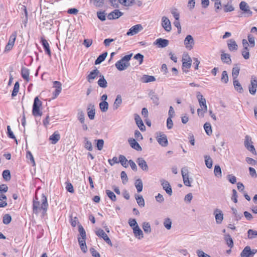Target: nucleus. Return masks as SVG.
Returning a JSON list of instances; mask_svg holds the SVG:
<instances>
[{"label":"nucleus","instance_id":"nucleus-1","mask_svg":"<svg viewBox=\"0 0 257 257\" xmlns=\"http://www.w3.org/2000/svg\"><path fill=\"white\" fill-rule=\"evenodd\" d=\"M49 204L46 195L42 194L40 200L36 196L33 198L32 210L34 214L38 215L41 213L42 217L47 215Z\"/></svg>","mask_w":257,"mask_h":257},{"label":"nucleus","instance_id":"nucleus-2","mask_svg":"<svg viewBox=\"0 0 257 257\" xmlns=\"http://www.w3.org/2000/svg\"><path fill=\"white\" fill-rule=\"evenodd\" d=\"M42 105V101L39 100L38 97H36L34 98L32 109V114L34 116H41L42 115V112L40 109Z\"/></svg>","mask_w":257,"mask_h":257},{"label":"nucleus","instance_id":"nucleus-3","mask_svg":"<svg viewBox=\"0 0 257 257\" xmlns=\"http://www.w3.org/2000/svg\"><path fill=\"white\" fill-rule=\"evenodd\" d=\"M253 142L250 136L246 135L245 137L244 146L246 149L252 153L253 155H256V152L252 145Z\"/></svg>","mask_w":257,"mask_h":257},{"label":"nucleus","instance_id":"nucleus-4","mask_svg":"<svg viewBox=\"0 0 257 257\" xmlns=\"http://www.w3.org/2000/svg\"><path fill=\"white\" fill-rule=\"evenodd\" d=\"M257 252V249H251L249 246H246L240 253L241 257H253Z\"/></svg>","mask_w":257,"mask_h":257},{"label":"nucleus","instance_id":"nucleus-5","mask_svg":"<svg viewBox=\"0 0 257 257\" xmlns=\"http://www.w3.org/2000/svg\"><path fill=\"white\" fill-rule=\"evenodd\" d=\"M239 8L243 12L244 17H249L252 16V12L250 10L248 4L244 1H242L239 4Z\"/></svg>","mask_w":257,"mask_h":257},{"label":"nucleus","instance_id":"nucleus-6","mask_svg":"<svg viewBox=\"0 0 257 257\" xmlns=\"http://www.w3.org/2000/svg\"><path fill=\"white\" fill-rule=\"evenodd\" d=\"M181 174L184 185L186 186L191 187V183L189 179V171L187 167H184L182 168Z\"/></svg>","mask_w":257,"mask_h":257},{"label":"nucleus","instance_id":"nucleus-7","mask_svg":"<svg viewBox=\"0 0 257 257\" xmlns=\"http://www.w3.org/2000/svg\"><path fill=\"white\" fill-rule=\"evenodd\" d=\"M257 88V77L252 76L250 80V84L248 86L249 93L251 95H254L256 91Z\"/></svg>","mask_w":257,"mask_h":257},{"label":"nucleus","instance_id":"nucleus-8","mask_svg":"<svg viewBox=\"0 0 257 257\" xmlns=\"http://www.w3.org/2000/svg\"><path fill=\"white\" fill-rule=\"evenodd\" d=\"M157 140L159 144L163 147H166L168 144L167 136L165 134H161V132L157 133Z\"/></svg>","mask_w":257,"mask_h":257},{"label":"nucleus","instance_id":"nucleus-9","mask_svg":"<svg viewBox=\"0 0 257 257\" xmlns=\"http://www.w3.org/2000/svg\"><path fill=\"white\" fill-rule=\"evenodd\" d=\"M143 29V27L141 24L136 25L132 27H131L127 32L126 33V35L127 36H133L138 33H139L140 31Z\"/></svg>","mask_w":257,"mask_h":257},{"label":"nucleus","instance_id":"nucleus-10","mask_svg":"<svg viewBox=\"0 0 257 257\" xmlns=\"http://www.w3.org/2000/svg\"><path fill=\"white\" fill-rule=\"evenodd\" d=\"M184 45L187 49L191 50L194 45V41L192 36L188 35L184 39Z\"/></svg>","mask_w":257,"mask_h":257},{"label":"nucleus","instance_id":"nucleus-11","mask_svg":"<svg viewBox=\"0 0 257 257\" xmlns=\"http://www.w3.org/2000/svg\"><path fill=\"white\" fill-rule=\"evenodd\" d=\"M149 97L156 106L159 105V97L154 90H150L148 94Z\"/></svg>","mask_w":257,"mask_h":257},{"label":"nucleus","instance_id":"nucleus-12","mask_svg":"<svg viewBox=\"0 0 257 257\" xmlns=\"http://www.w3.org/2000/svg\"><path fill=\"white\" fill-rule=\"evenodd\" d=\"M96 234L99 237H102L106 242L109 244L112 245L111 241L110 238L108 237L107 235L105 233V232L102 229H99L95 232Z\"/></svg>","mask_w":257,"mask_h":257},{"label":"nucleus","instance_id":"nucleus-13","mask_svg":"<svg viewBox=\"0 0 257 257\" xmlns=\"http://www.w3.org/2000/svg\"><path fill=\"white\" fill-rule=\"evenodd\" d=\"M130 65V64L128 62L122 61L121 60H119L117 61L115 64L116 68L119 71H123L126 69Z\"/></svg>","mask_w":257,"mask_h":257},{"label":"nucleus","instance_id":"nucleus-14","mask_svg":"<svg viewBox=\"0 0 257 257\" xmlns=\"http://www.w3.org/2000/svg\"><path fill=\"white\" fill-rule=\"evenodd\" d=\"M53 86L56 88L55 91L53 93V98H55L58 96L62 90V84L59 81H55L53 82Z\"/></svg>","mask_w":257,"mask_h":257},{"label":"nucleus","instance_id":"nucleus-15","mask_svg":"<svg viewBox=\"0 0 257 257\" xmlns=\"http://www.w3.org/2000/svg\"><path fill=\"white\" fill-rule=\"evenodd\" d=\"M162 26L167 32H170L171 30V22L169 19L166 17H163L162 18Z\"/></svg>","mask_w":257,"mask_h":257},{"label":"nucleus","instance_id":"nucleus-16","mask_svg":"<svg viewBox=\"0 0 257 257\" xmlns=\"http://www.w3.org/2000/svg\"><path fill=\"white\" fill-rule=\"evenodd\" d=\"M160 182L163 189L165 190L168 194L171 195L172 194V190L168 181L164 179H162L161 180Z\"/></svg>","mask_w":257,"mask_h":257},{"label":"nucleus","instance_id":"nucleus-17","mask_svg":"<svg viewBox=\"0 0 257 257\" xmlns=\"http://www.w3.org/2000/svg\"><path fill=\"white\" fill-rule=\"evenodd\" d=\"M214 214L217 224H221L223 219V214L222 211L218 209H215L214 211Z\"/></svg>","mask_w":257,"mask_h":257},{"label":"nucleus","instance_id":"nucleus-18","mask_svg":"<svg viewBox=\"0 0 257 257\" xmlns=\"http://www.w3.org/2000/svg\"><path fill=\"white\" fill-rule=\"evenodd\" d=\"M99 74H101L99 71L96 68H95V69L91 71L87 76V80L89 83H91L93 80L99 76Z\"/></svg>","mask_w":257,"mask_h":257},{"label":"nucleus","instance_id":"nucleus-19","mask_svg":"<svg viewBox=\"0 0 257 257\" xmlns=\"http://www.w3.org/2000/svg\"><path fill=\"white\" fill-rule=\"evenodd\" d=\"M41 43L44 49L45 53L47 54L49 57H51V52L48 41L44 37H42L41 39Z\"/></svg>","mask_w":257,"mask_h":257},{"label":"nucleus","instance_id":"nucleus-20","mask_svg":"<svg viewBox=\"0 0 257 257\" xmlns=\"http://www.w3.org/2000/svg\"><path fill=\"white\" fill-rule=\"evenodd\" d=\"M128 142L130 145V146L134 149L138 151H141L142 150V148L139 144L136 141V139L133 138H130L128 140Z\"/></svg>","mask_w":257,"mask_h":257},{"label":"nucleus","instance_id":"nucleus-21","mask_svg":"<svg viewBox=\"0 0 257 257\" xmlns=\"http://www.w3.org/2000/svg\"><path fill=\"white\" fill-rule=\"evenodd\" d=\"M87 111L89 118L91 120H93L95 114L94 105L92 104H89L87 106Z\"/></svg>","mask_w":257,"mask_h":257},{"label":"nucleus","instance_id":"nucleus-22","mask_svg":"<svg viewBox=\"0 0 257 257\" xmlns=\"http://www.w3.org/2000/svg\"><path fill=\"white\" fill-rule=\"evenodd\" d=\"M123 15V13L119 11L118 10H114L112 12L110 13L108 16L107 18L109 20H113L118 19Z\"/></svg>","mask_w":257,"mask_h":257},{"label":"nucleus","instance_id":"nucleus-23","mask_svg":"<svg viewBox=\"0 0 257 257\" xmlns=\"http://www.w3.org/2000/svg\"><path fill=\"white\" fill-rule=\"evenodd\" d=\"M135 120L140 130L141 131H145L146 130V127L139 114H135Z\"/></svg>","mask_w":257,"mask_h":257},{"label":"nucleus","instance_id":"nucleus-24","mask_svg":"<svg viewBox=\"0 0 257 257\" xmlns=\"http://www.w3.org/2000/svg\"><path fill=\"white\" fill-rule=\"evenodd\" d=\"M227 46L230 51H236L238 49V46L233 39H229L227 41Z\"/></svg>","mask_w":257,"mask_h":257},{"label":"nucleus","instance_id":"nucleus-25","mask_svg":"<svg viewBox=\"0 0 257 257\" xmlns=\"http://www.w3.org/2000/svg\"><path fill=\"white\" fill-rule=\"evenodd\" d=\"M137 163L139 167L143 170L148 171L149 168L146 161L143 158H138L137 160Z\"/></svg>","mask_w":257,"mask_h":257},{"label":"nucleus","instance_id":"nucleus-26","mask_svg":"<svg viewBox=\"0 0 257 257\" xmlns=\"http://www.w3.org/2000/svg\"><path fill=\"white\" fill-rule=\"evenodd\" d=\"M192 60L190 57H188L187 59L183 58L182 59V69L183 71L186 73L188 72V70H185L184 68L189 69L191 66Z\"/></svg>","mask_w":257,"mask_h":257},{"label":"nucleus","instance_id":"nucleus-27","mask_svg":"<svg viewBox=\"0 0 257 257\" xmlns=\"http://www.w3.org/2000/svg\"><path fill=\"white\" fill-rule=\"evenodd\" d=\"M155 44L160 48H164L168 45L169 41L167 39L159 38L156 40Z\"/></svg>","mask_w":257,"mask_h":257},{"label":"nucleus","instance_id":"nucleus-28","mask_svg":"<svg viewBox=\"0 0 257 257\" xmlns=\"http://www.w3.org/2000/svg\"><path fill=\"white\" fill-rule=\"evenodd\" d=\"M60 139V135L58 131H55L49 138L52 144H56Z\"/></svg>","mask_w":257,"mask_h":257},{"label":"nucleus","instance_id":"nucleus-29","mask_svg":"<svg viewBox=\"0 0 257 257\" xmlns=\"http://www.w3.org/2000/svg\"><path fill=\"white\" fill-rule=\"evenodd\" d=\"M99 79L97 81V84L101 88H105L107 86V82L102 74H99Z\"/></svg>","mask_w":257,"mask_h":257},{"label":"nucleus","instance_id":"nucleus-30","mask_svg":"<svg viewBox=\"0 0 257 257\" xmlns=\"http://www.w3.org/2000/svg\"><path fill=\"white\" fill-rule=\"evenodd\" d=\"M29 74H30V71L28 68H27L25 67H23L22 68V69H21L22 77L27 82H29L30 80Z\"/></svg>","mask_w":257,"mask_h":257},{"label":"nucleus","instance_id":"nucleus-31","mask_svg":"<svg viewBox=\"0 0 257 257\" xmlns=\"http://www.w3.org/2000/svg\"><path fill=\"white\" fill-rule=\"evenodd\" d=\"M133 232L135 237L139 239H141L144 237L143 232L139 226H137L133 228Z\"/></svg>","mask_w":257,"mask_h":257},{"label":"nucleus","instance_id":"nucleus-32","mask_svg":"<svg viewBox=\"0 0 257 257\" xmlns=\"http://www.w3.org/2000/svg\"><path fill=\"white\" fill-rule=\"evenodd\" d=\"M233 84L235 89L239 93H242L243 92V88L237 79L233 80Z\"/></svg>","mask_w":257,"mask_h":257},{"label":"nucleus","instance_id":"nucleus-33","mask_svg":"<svg viewBox=\"0 0 257 257\" xmlns=\"http://www.w3.org/2000/svg\"><path fill=\"white\" fill-rule=\"evenodd\" d=\"M221 60L222 62L226 63L227 64H230L231 63V60L229 54L227 53H222L221 54Z\"/></svg>","mask_w":257,"mask_h":257},{"label":"nucleus","instance_id":"nucleus-34","mask_svg":"<svg viewBox=\"0 0 257 257\" xmlns=\"http://www.w3.org/2000/svg\"><path fill=\"white\" fill-rule=\"evenodd\" d=\"M240 71V67L237 64H235L232 68V76L233 79H237Z\"/></svg>","mask_w":257,"mask_h":257},{"label":"nucleus","instance_id":"nucleus-35","mask_svg":"<svg viewBox=\"0 0 257 257\" xmlns=\"http://www.w3.org/2000/svg\"><path fill=\"white\" fill-rule=\"evenodd\" d=\"M78 240L81 250L84 253L86 252L87 251V247L86 244L85 239H82L79 237Z\"/></svg>","mask_w":257,"mask_h":257},{"label":"nucleus","instance_id":"nucleus-36","mask_svg":"<svg viewBox=\"0 0 257 257\" xmlns=\"http://www.w3.org/2000/svg\"><path fill=\"white\" fill-rule=\"evenodd\" d=\"M231 209L234 215L235 220L237 221L242 218L243 216L241 213L238 212L237 209L234 207H231Z\"/></svg>","mask_w":257,"mask_h":257},{"label":"nucleus","instance_id":"nucleus-37","mask_svg":"<svg viewBox=\"0 0 257 257\" xmlns=\"http://www.w3.org/2000/svg\"><path fill=\"white\" fill-rule=\"evenodd\" d=\"M119 163H120L121 165L124 168H127L128 166V161L123 155H120L119 156Z\"/></svg>","mask_w":257,"mask_h":257},{"label":"nucleus","instance_id":"nucleus-38","mask_svg":"<svg viewBox=\"0 0 257 257\" xmlns=\"http://www.w3.org/2000/svg\"><path fill=\"white\" fill-rule=\"evenodd\" d=\"M107 56V53L106 52L103 53L101 55H100L95 61V64L98 65L100 64L105 59L106 57Z\"/></svg>","mask_w":257,"mask_h":257},{"label":"nucleus","instance_id":"nucleus-39","mask_svg":"<svg viewBox=\"0 0 257 257\" xmlns=\"http://www.w3.org/2000/svg\"><path fill=\"white\" fill-rule=\"evenodd\" d=\"M142 80L144 83H148L155 81L156 80V78L153 76L144 75L142 77Z\"/></svg>","mask_w":257,"mask_h":257},{"label":"nucleus","instance_id":"nucleus-40","mask_svg":"<svg viewBox=\"0 0 257 257\" xmlns=\"http://www.w3.org/2000/svg\"><path fill=\"white\" fill-rule=\"evenodd\" d=\"M196 97L198 100L200 106L202 107L203 106L205 105L206 103V99L203 98V95L201 94L200 92H198L197 93Z\"/></svg>","mask_w":257,"mask_h":257},{"label":"nucleus","instance_id":"nucleus-41","mask_svg":"<svg viewBox=\"0 0 257 257\" xmlns=\"http://www.w3.org/2000/svg\"><path fill=\"white\" fill-rule=\"evenodd\" d=\"M214 175L218 178H220L222 177V171L220 167L218 165H216L214 166Z\"/></svg>","mask_w":257,"mask_h":257},{"label":"nucleus","instance_id":"nucleus-42","mask_svg":"<svg viewBox=\"0 0 257 257\" xmlns=\"http://www.w3.org/2000/svg\"><path fill=\"white\" fill-rule=\"evenodd\" d=\"M122 103V99L120 95H117L113 104V109H117Z\"/></svg>","mask_w":257,"mask_h":257},{"label":"nucleus","instance_id":"nucleus-43","mask_svg":"<svg viewBox=\"0 0 257 257\" xmlns=\"http://www.w3.org/2000/svg\"><path fill=\"white\" fill-rule=\"evenodd\" d=\"M224 240H225L226 244L230 248L233 246V241L229 234H226L224 236Z\"/></svg>","mask_w":257,"mask_h":257},{"label":"nucleus","instance_id":"nucleus-44","mask_svg":"<svg viewBox=\"0 0 257 257\" xmlns=\"http://www.w3.org/2000/svg\"><path fill=\"white\" fill-rule=\"evenodd\" d=\"M99 108L101 111L103 112L107 111L108 108V103L107 101H101L99 103Z\"/></svg>","mask_w":257,"mask_h":257},{"label":"nucleus","instance_id":"nucleus-45","mask_svg":"<svg viewBox=\"0 0 257 257\" xmlns=\"http://www.w3.org/2000/svg\"><path fill=\"white\" fill-rule=\"evenodd\" d=\"M204 158H205V163L206 167L209 169L211 168L212 167V164H213V161H212V159L210 158V157L209 156H207V155H205L204 156Z\"/></svg>","mask_w":257,"mask_h":257},{"label":"nucleus","instance_id":"nucleus-46","mask_svg":"<svg viewBox=\"0 0 257 257\" xmlns=\"http://www.w3.org/2000/svg\"><path fill=\"white\" fill-rule=\"evenodd\" d=\"M135 187L137 188L138 192H141L143 190V184L142 181L141 179H138L136 181Z\"/></svg>","mask_w":257,"mask_h":257},{"label":"nucleus","instance_id":"nucleus-47","mask_svg":"<svg viewBox=\"0 0 257 257\" xmlns=\"http://www.w3.org/2000/svg\"><path fill=\"white\" fill-rule=\"evenodd\" d=\"M135 198L139 206L141 207H143L145 206V200L142 196L136 195Z\"/></svg>","mask_w":257,"mask_h":257},{"label":"nucleus","instance_id":"nucleus-48","mask_svg":"<svg viewBox=\"0 0 257 257\" xmlns=\"http://www.w3.org/2000/svg\"><path fill=\"white\" fill-rule=\"evenodd\" d=\"M204 128L207 135L210 136L212 134V127L210 123H205V124H204Z\"/></svg>","mask_w":257,"mask_h":257},{"label":"nucleus","instance_id":"nucleus-49","mask_svg":"<svg viewBox=\"0 0 257 257\" xmlns=\"http://www.w3.org/2000/svg\"><path fill=\"white\" fill-rule=\"evenodd\" d=\"M221 82L226 84L228 82V75L226 71H223L221 77Z\"/></svg>","mask_w":257,"mask_h":257},{"label":"nucleus","instance_id":"nucleus-50","mask_svg":"<svg viewBox=\"0 0 257 257\" xmlns=\"http://www.w3.org/2000/svg\"><path fill=\"white\" fill-rule=\"evenodd\" d=\"M143 229L145 233H150L151 232V227L150 224L147 222H144L143 223Z\"/></svg>","mask_w":257,"mask_h":257},{"label":"nucleus","instance_id":"nucleus-51","mask_svg":"<svg viewBox=\"0 0 257 257\" xmlns=\"http://www.w3.org/2000/svg\"><path fill=\"white\" fill-rule=\"evenodd\" d=\"M12 221V217L9 214H6L3 216V222L5 224H9Z\"/></svg>","mask_w":257,"mask_h":257},{"label":"nucleus","instance_id":"nucleus-52","mask_svg":"<svg viewBox=\"0 0 257 257\" xmlns=\"http://www.w3.org/2000/svg\"><path fill=\"white\" fill-rule=\"evenodd\" d=\"M19 87H20V84H19V82H16L15 83L13 90L12 93V96L13 97L16 96L17 95V94L19 92Z\"/></svg>","mask_w":257,"mask_h":257},{"label":"nucleus","instance_id":"nucleus-53","mask_svg":"<svg viewBox=\"0 0 257 257\" xmlns=\"http://www.w3.org/2000/svg\"><path fill=\"white\" fill-rule=\"evenodd\" d=\"M106 193L107 196L110 198V199L112 201H115L116 200V197L114 193L109 190H106Z\"/></svg>","mask_w":257,"mask_h":257},{"label":"nucleus","instance_id":"nucleus-54","mask_svg":"<svg viewBox=\"0 0 257 257\" xmlns=\"http://www.w3.org/2000/svg\"><path fill=\"white\" fill-rule=\"evenodd\" d=\"M3 178L6 181H9L11 179V173L9 170H5L3 172L2 174Z\"/></svg>","mask_w":257,"mask_h":257},{"label":"nucleus","instance_id":"nucleus-55","mask_svg":"<svg viewBox=\"0 0 257 257\" xmlns=\"http://www.w3.org/2000/svg\"><path fill=\"white\" fill-rule=\"evenodd\" d=\"M96 142V147L99 151L102 150L104 145V141L102 139L95 140Z\"/></svg>","mask_w":257,"mask_h":257},{"label":"nucleus","instance_id":"nucleus-56","mask_svg":"<svg viewBox=\"0 0 257 257\" xmlns=\"http://www.w3.org/2000/svg\"><path fill=\"white\" fill-rule=\"evenodd\" d=\"M84 140L85 142V145H84L85 148L87 150H88L90 151H92L93 149V148H92L91 142L90 141H88L86 137L84 138Z\"/></svg>","mask_w":257,"mask_h":257},{"label":"nucleus","instance_id":"nucleus-57","mask_svg":"<svg viewBox=\"0 0 257 257\" xmlns=\"http://www.w3.org/2000/svg\"><path fill=\"white\" fill-rule=\"evenodd\" d=\"M77 117L81 123H83L85 120L84 113L82 110H79L77 113Z\"/></svg>","mask_w":257,"mask_h":257},{"label":"nucleus","instance_id":"nucleus-58","mask_svg":"<svg viewBox=\"0 0 257 257\" xmlns=\"http://www.w3.org/2000/svg\"><path fill=\"white\" fill-rule=\"evenodd\" d=\"M78 231L82 238L81 239H86V232L85 231L81 225L78 226Z\"/></svg>","mask_w":257,"mask_h":257},{"label":"nucleus","instance_id":"nucleus-59","mask_svg":"<svg viewBox=\"0 0 257 257\" xmlns=\"http://www.w3.org/2000/svg\"><path fill=\"white\" fill-rule=\"evenodd\" d=\"M164 225L167 229H170L172 227L171 220L169 218H166L164 221Z\"/></svg>","mask_w":257,"mask_h":257},{"label":"nucleus","instance_id":"nucleus-60","mask_svg":"<svg viewBox=\"0 0 257 257\" xmlns=\"http://www.w3.org/2000/svg\"><path fill=\"white\" fill-rule=\"evenodd\" d=\"M248 237L250 239L253 238L257 236V231L252 229H249L247 231Z\"/></svg>","mask_w":257,"mask_h":257},{"label":"nucleus","instance_id":"nucleus-61","mask_svg":"<svg viewBox=\"0 0 257 257\" xmlns=\"http://www.w3.org/2000/svg\"><path fill=\"white\" fill-rule=\"evenodd\" d=\"M144 57L143 55L140 53H138L134 56V58L138 60L139 61V64L141 65L143 62Z\"/></svg>","mask_w":257,"mask_h":257},{"label":"nucleus","instance_id":"nucleus-62","mask_svg":"<svg viewBox=\"0 0 257 257\" xmlns=\"http://www.w3.org/2000/svg\"><path fill=\"white\" fill-rule=\"evenodd\" d=\"M120 177L123 184H126L128 182V178L126 173L124 171H122L121 172Z\"/></svg>","mask_w":257,"mask_h":257},{"label":"nucleus","instance_id":"nucleus-63","mask_svg":"<svg viewBox=\"0 0 257 257\" xmlns=\"http://www.w3.org/2000/svg\"><path fill=\"white\" fill-rule=\"evenodd\" d=\"M247 38L250 47L251 48L253 47L255 45L254 37L252 35L249 34Z\"/></svg>","mask_w":257,"mask_h":257},{"label":"nucleus","instance_id":"nucleus-64","mask_svg":"<svg viewBox=\"0 0 257 257\" xmlns=\"http://www.w3.org/2000/svg\"><path fill=\"white\" fill-rule=\"evenodd\" d=\"M249 50L248 48H247V50H245L244 49V48H243L241 51V54L245 59H248L249 58Z\"/></svg>","mask_w":257,"mask_h":257}]
</instances>
